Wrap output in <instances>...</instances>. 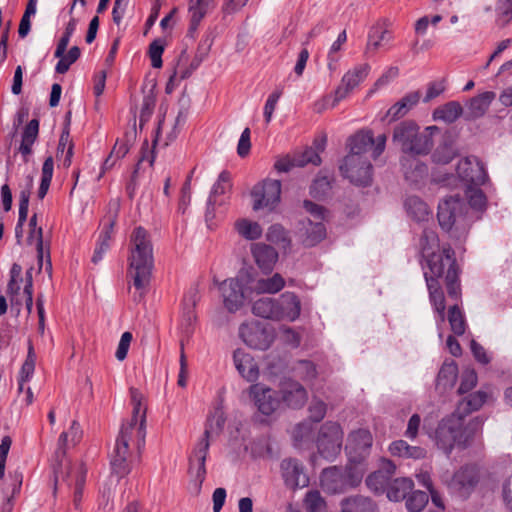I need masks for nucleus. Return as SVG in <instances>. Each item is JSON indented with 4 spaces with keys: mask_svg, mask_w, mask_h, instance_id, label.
I'll return each mask as SVG.
<instances>
[{
    "mask_svg": "<svg viewBox=\"0 0 512 512\" xmlns=\"http://www.w3.org/2000/svg\"><path fill=\"white\" fill-rule=\"evenodd\" d=\"M391 40L392 35L388 30L380 27L372 28L368 35L365 55L367 57L373 56L379 48L385 47Z\"/></svg>",
    "mask_w": 512,
    "mask_h": 512,
    "instance_id": "33",
    "label": "nucleus"
},
{
    "mask_svg": "<svg viewBox=\"0 0 512 512\" xmlns=\"http://www.w3.org/2000/svg\"><path fill=\"white\" fill-rule=\"evenodd\" d=\"M448 321L454 334L461 336L465 333L466 322L459 306L454 304L449 308Z\"/></svg>",
    "mask_w": 512,
    "mask_h": 512,
    "instance_id": "46",
    "label": "nucleus"
},
{
    "mask_svg": "<svg viewBox=\"0 0 512 512\" xmlns=\"http://www.w3.org/2000/svg\"><path fill=\"white\" fill-rule=\"evenodd\" d=\"M468 208L459 196H449L438 205L437 218L441 228L447 232L461 231L465 233L469 228L467 219Z\"/></svg>",
    "mask_w": 512,
    "mask_h": 512,
    "instance_id": "6",
    "label": "nucleus"
},
{
    "mask_svg": "<svg viewBox=\"0 0 512 512\" xmlns=\"http://www.w3.org/2000/svg\"><path fill=\"white\" fill-rule=\"evenodd\" d=\"M252 255L256 264L264 273L271 272L278 260V253L275 248L264 243L254 244Z\"/></svg>",
    "mask_w": 512,
    "mask_h": 512,
    "instance_id": "28",
    "label": "nucleus"
},
{
    "mask_svg": "<svg viewBox=\"0 0 512 512\" xmlns=\"http://www.w3.org/2000/svg\"><path fill=\"white\" fill-rule=\"evenodd\" d=\"M215 6V0H190L189 13H190V27L189 32H195L208 13L209 10Z\"/></svg>",
    "mask_w": 512,
    "mask_h": 512,
    "instance_id": "32",
    "label": "nucleus"
},
{
    "mask_svg": "<svg viewBox=\"0 0 512 512\" xmlns=\"http://www.w3.org/2000/svg\"><path fill=\"white\" fill-rule=\"evenodd\" d=\"M66 146H67V151H66L65 158L63 160V165L65 167H69L71 165L72 156H73V143L70 140V133H69L68 128L64 129L60 136L58 147H57V152L63 153Z\"/></svg>",
    "mask_w": 512,
    "mask_h": 512,
    "instance_id": "58",
    "label": "nucleus"
},
{
    "mask_svg": "<svg viewBox=\"0 0 512 512\" xmlns=\"http://www.w3.org/2000/svg\"><path fill=\"white\" fill-rule=\"evenodd\" d=\"M281 472L284 482L289 488L305 487L309 483V479L304 473V468L297 459L288 458L282 460Z\"/></svg>",
    "mask_w": 512,
    "mask_h": 512,
    "instance_id": "21",
    "label": "nucleus"
},
{
    "mask_svg": "<svg viewBox=\"0 0 512 512\" xmlns=\"http://www.w3.org/2000/svg\"><path fill=\"white\" fill-rule=\"evenodd\" d=\"M76 26L77 20L75 18H71L70 21L67 23L65 31L57 44L56 50L54 52V57H60L66 51L71 36L76 30Z\"/></svg>",
    "mask_w": 512,
    "mask_h": 512,
    "instance_id": "55",
    "label": "nucleus"
},
{
    "mask_svg": "<svg viewBox=\"0 0 512 512\" xmlns=\"http://www.w3.org/2000/svg\"><path fill=\"white\" fill-rule=\"evenodd\" d=\"M284 286V278L279 273H275L272 277L259 279L256 282L255 290L258 293L275 294L281 291Z\"/></svg>",
    "mask_w": 512,
    "mask_h": 512,
    "instance_id": "41",
    "label": "nucleus"
},
{
    "mask_svg": "<svg viewBox=\"0 0 512 512\" xmlns=\"http://www.w3.org/2000/svg\"><path fill=\"white\" fill-rule=\"evenodd\" d=\"M482 424V420L475 418L463 431V419L453 413L438 424L435 432L437 446L446 454L452 451L455 444L465 447L471 435L481 428Z\"/></svg>",
    "mask_w": 512,
    "mask_h": 512,
    "instance_id": "3",
    "label": "nucleus"
},
{
    "mask_svg": "<svg viewBox=\"0 0 512 512\" xmlns=\"http://www.w3.org/2000/svg\"><path fill=\"white\" fill-rule=\"evenodd\" d=\"M428 270L424 271L428 276H431L439 281V278L444 277L446 274L458 272V266L455 259L454 250L450 247H443L440 253L432 252L431 255L425 257Z\"/></svg>",
    "mask_w": 512,
    "mask_h": 512,
    "instance_id": "11",
    "label": "nucleus"
},
{
    "mask_svg": "<svg viewBox=\"0 0 512 512\" xmlns=\"http://www.w3.org/2000/svg\"><path fill=\"white\" fill-rule=\"evenodd\" d=\"M389 451L393 456L421 459L425 457L426 451L418 446H411L404 440H397L390 444Z\"/></svg>",
    "mask_w": 512,
    "mask_h": 512,
    "instance_id": "39",
    "label": "nucleus"
},
{
    "mask_svg": "<svg viewBox=\"0 0 512 512\" xmlns=\"http://www.w3.org/2000/svg\"><path fill=\"white\" fill-rule=\"evenodd\" d=\"M136 137V129L135 127L125 133L124 139H118L111 151V153L115 156L116 159H121L126 156V154L129 152L130 147L132 145V141Z\"/></svg>",
    "mask_w": 512,
    "mask_h": 512,
    "instance_id": "52",
    "label": "nucleus"
},
{
    "mask_svg": "<svg viewBox=\"0 0 512 512\" xmlns=\"http://www.w3.org/2000/svg\"><path fill=\"white\" fill-rule=\"evenodd\" d=\"M414 482L411 478L400 477L391 479L386 490L387 498L390 501L399 502L404 500L413 490Z\"/></svg>",
    "mask_w": 512,
    "mask_h": 512,
    "instance_id": "31",
    "label": "nucleus"
},
{
    "mask_svg": "<svg viewBox=\"0 0 512 512\" xmlns=\"http://www.w3.org/2000/svg\"><path fill=\"white\" fill-rule=\"evenodd\" d=\"M363 465L349 463L345 467L331 466L320 475L322 489L329 494H342L357 487L363 478Z\"/></svg>",
    "mask_w": 512,
    "mask_h": 512,
    "instance_id": "5",
    "label": "nucleus"
},
{
    "mask_svg": "<svg viewBox=\"0 0 512 512\" xmlns=\"http://www.w3.org/2000/svg\"><path fill=\"white\" fill-rule=\"evenodd\" d=\"M252 313L255 316L270 319V320H279L278 319V308H277V300L270 297H262L256 300L252 306Z\"/></svg>",
    "mask_w": 512,
    "mask_h": 512,
    "instance_id": "37",
    "label": "nucleus"
},
{
    "mask_svg": "<svg viewBox=\"0 0 512 512\" xmlns=\"http://www.w3.org/2000/svg\"><path fill=\"white\" fill-rule=\"evenodd\" d=\"M339 170L341 175L356 186H370L373 180V166L365 156L346 155Z\"/></svg>",
    "mask_w": 512,
    "mask_h": 512,
    "instance_id": "7",
    "label": "nucleus"
},
{
    "mask_svg": "<svg viewBox=\"0 0 512 512\" xmlns=\"http://www.w3.org/2000/svg\"><path fill=\"white\" fill-rule=\"evenodd\" d=\"M35 364L36 354L34 352L32 343L29 342L27 357L20 369L18 376V378H21L22 382H28L32 378L35 370Z\"/></svg>",
    "mask_w": 512,
    "mask_h": 512,
    "instance_id": "50",
    "label": "nucleus"
},
{
    "mask_svg": "<svg viewBox=\"0 0 512 512\" xmlns=\"http://www.w3.org/2000/svg\"><path fill=\"white\" fill-rule=\"evenodd\" d=\"M155 107V97L152 94L146 95L143 98V103L140 111L139 122L140 127L149 121Z\"/></svg>",
    "mask_w": 512,
    "mask_h": 512,
    "instance_id": "63",
    "label": "nucleus"
},
{
    "mask_svg": "<svg viewBox=\"0 0 512 512\" xmlns=\"http://www.w3.org/2000/svg\"><path fill=\"white\" fill-rule=\"evenodd\" d=\"M461 115H464V110L461 104L457 101H450L444 105L437 107L432 114L434 120L443 121L445 123H454Z\"/></svg>",
    "mask_w": 512,
    "mask_h": 512,
    "instance_id": "35",
    "label": "nucleus"
},
{
    "mask_svg": "<svg viewBox=\"0 0 512 512\" xmlns=\"http://www.w3.org/2000/svg\"><path fill=\"white\" fill-rule=\"evenodd\" d=\"M419 99L420 93L418 91L408 93L389 108L387 116H390L391 120L403 117L419 102Z\"/></svg>",
    "mask_w": 512,
    "mask_h": 512,
    "instance_id": "36",
    "label": "nucleus"
},
{
    "mask_svg": "<svg viewBox=\"0 0 512 512\" xmlns=\"http://www.w3.org/2000/svg\"><path fill=\"white\" fill-rule=\"evenodd\" d=\"M146 426L144 416L141 417L140 423L128 421L123 423L116 440H122L129 444L135 445L140 450L145 444Z\"/></svg>",
    "mask_w": 512,
    "mask_h": 512,
    "instance_id": "23",
    "label": "nucleus"
},
{
    "mask_svg": "<svg viewBox=\"0 0 512 512\" xmlns=\"http://www.w3.org/2000/svg\"><path fill=\"white\" fill-rule=\"evenodd\" d=\"M131 448L122 440H116L110 455L112 473L119 479L124 478L131 471L130 466Z\"/></svg>",
    "mask_w": 512,
    "mask_h": 512,
    "instance_id": "19",
    "label": "nucleus"
},
{
    "mask_svg": "<svg viewBox=\"0 0 512 512\" xmlns=\"http://www.w3.org/2000/svg\"><path fill=\"white\" fill-rule=\"evenodd\" d=\"M292 438L296 447L309 442L312 439V425L308 422L297 424L293 429Z\"/></svg>",
    "mask_w": 512,
    "mask_h": 512,
    "instance_id": "53",
    "label": "nucleus"
},
{
    "mask_svg": "<svg viewBox=\"0 0 512 512\" xmlns=\"http://www.w3.org/2000/svg\"><path fill=\"white\" fill-rule=\"evenodd\" d=\"M251 195L254 199V210L257 211L263 208L272 210L280 201L281 182L271 179L264 180L262 184L253 188Z\"/></svg>",
    "mask_w": 512,
    "mask_h": 512,
    "instance_id": "12",
    "label": "nucleus"
},
{
    "mask_svg": "<svg viewBox=\"0 0 512 512\" xmlns=\"http://www.w3.org/2000/svg\"><path fill=\"white\" fill-rule=\"evenodd\" d=\"M438 130L437 126H429L420 133L416 123L403 121L394 128L393 142L401 146L405 155L428 154L433 147V132Z\"/></svg>",
    "mask_w": 512,
    "mask_h": 512,
    "instance_id": "4",
    "label": "nucleus"
},
{
    "mask_svg": "<svg viewBox=\"0 0 512 512\" xmlns=\"http://www.w3.org/2000/svg\"><path fill=\"white\" fill-rule=\"evenodd\" d=\"M237 232L248 240H256L262 235V228L257 222H252L247 219H240L235 223Z\"/></svg>",
    "mask_w": 512,
    "mask_h": 512,
    "instance_id": "43",
    "label": "nucleus"
},
{
    "mask_svg": "<svg viewBox=\"0 0 512 512\" xmlns=\"http://www.w3.org/2000/svg\"><path fill=\"white\" fill-rule=\"evenodd\" d=\"M39 134V121L32 119L28 122L22 132V141L19 147V152L24 158V162H27V157L32 153V146L38 138Z\"/></svg>",
    "mask_w": 512,
    "mask_h": 512,
    "instance_id": "34",
    "label": "nucleus"
},
{
    "mask_svg": "<svg viewBox=\"0 0 512 512\" xmlns=\"http://www.w3.org/2000/svg\"><path fill=\"white\" fill-rule=\"evenodd\" d=\"M80 55L81 50L78 46L71 47L67 54L64 52L62 56L58 57L59 61L56 64L55 71L59 74L66 73L70 66L79 59Z\"/></svg>",
    "mask_w": 512,
    "mask_h": 512,
    "instance_id": "49",
    "label": "nucleus"
},
{
    "mask_svg": "<svg viewBox=\"0 0 512 512\" xmlns=\"http://www.w3.org/2000/svg\"><path fill=\"white\" fill-rule=\"evenodd\" d=\"M405 499L406 508L409 512H420L428 504L429 496L424 491L412 490Z\"/></svg>",
    "mask_w": 512,
    "mask_h": 512,
    "instance_id": "47",
    "label": "nucleus"
},
{
    "mask_svg": "<svg viewBox=\"0 0 512 512\" xmlns=\"http://www.w3.org/2000/svg\"><path fill=\"white\" fill-rule=\"evenodd\" d=\"M396 471V465L387 459L382 461L380 469L369 474L365 480L367 487L375 494L386 492L389 482Z\"/></svg>",
    "mask_w": 512,
    "mask_h": 512,
    "instance_id": "20",
    "label": "nucleus"
},
{
    "mask_svg": "<svg viewBox=\"0 0 512 512\" xmlns=\"http://www.w3.org/2000/svg\"><path fill=\"white\" fill-rule=\"evenodd\" d=\"M282 400L287 406L301 408L307 401V391L298 382L287 381L282 386Z\"/></svg>",
    "mask_w": 512,
    "mask_h": 512,
    "instance_id": "29",
    "label": "nucleus"
},
{
    "mask_svg": "<svg viewBox=\"0 0 512 512\" xmlns=\"http://www.w3.org/2000/svg\"><path fill=\"white\" fill-rule=\"evenodd\" d=\"M386 141L385 134H380L374 138L371 130H361L349 138L350 152L348 155L364 156V153L372 149V156L376 159L383 153Z\"/></svg>",
    "mask_w": 512,
    "mask_h": 512,
    "instance_id": "9",
    "label": "nucleus"
},
{
    "mask_svg": "<svg viewBox=\"0 0 512 512\" xmlns=\"http://www.w3.org/2000/svg\"><path fill=\"white\" fill-rule=\"evenodd\" d=\"M219 289L223 298L224 307L230 312H237L245 301L244 288L238 278H229L224 280Z\"/></svg>",
    "mask_w": 512,
    "mask_h": 512,
    "instance_id": "14",
    "label": "nucleus"
},
{
    "mask_svg": "<svg viewBox=\"0 0 512 512\" xmlns=\"http://www.w3.org/2000/svg\"><path fill=\"white\" fill-rule=\"evenodd\" d=\"M496 21L504 27L512 20V0H498L496 4Z\"/></svg>",
    "mask_w": 512,
    "mask_h": 512,
    "instance_id": "54",
    "label": "nucleus"
},
{
    "mask_svg": "<svg viewBox=\"0 0 512 512\" xmlns=\"http://www.w3.org/2000/svg\"><path fill=\"white\" fill-rule=\"evenodd\" d=\"M418 154L403 155L401 157V167L405 179L410 183L417 184L428 175V167L416 156Z\"/></svg>",
    "mask_w": 512,
    "mask_h": 512,
    "instance_id": "25",
    "label": "nucleus"
},
{
    "mask_svg": "<svg viewBox=\"0 0 512 512\" xmlns=\"http://www.w3.org/2000/svg\"><path fill=\"white\" fill-rule=\"evenodd\" d=\"M298 234L305 247H314L326 237V228L321 221L305 218L299 222Z\"/></svg>",
    "mask_w": 512,
    "mask_h": 512,
    "instance_id": "22",
    "label": "nucleus"
},
{
    "mask_svg": "<svg viewBox=\"0 0 512 512\" xmlns=\"http://www.w3.org/2000/svg\"><path fill=\"white\" fill-rule=\"evenodd\" d=\"M249 395L253 399L258 411L264 415L273 414L280 406L278 393L263 384H253L249 388Z\"/></svg>",
    "mask_w": 512,
    "mask_h": 512,
    "instance_id": "13",
    "label": "nucleus"
},
{
    "mask_svg": "<svg viewBox=\"0 0 512 512\" xmlns=\"http://www.w3.org/2000/svg\"><path fill=\"white\" fill-rule=\"evenodd\" d=\"M29 228L30 233L27 240L30 244H32L33 239H36L37 256L40 265H42L44 257L43 230L41 227H37V214H33V216L30 218Z\"/></svg>",
    "mask_w": 512,
    "mask_h": 512,
    "instance_id": "42",
    "label": "nucleus"
},
{
    "mask_svg": "<svg viewBox=\"0 0 512 512\" xmlns=\"http://www.w3.org/2000/svg\"><path fill=\"white\" fill-rule=\"evenodd\" d=\"M155 160L154 151L149 149L148 142L145 141L141 148V156L136 164V167L132 173L131 180L127 186L128 191L130 192V195H132V192L135 190L136 187V177L138 175V172L140 170V166L144 161H147L150 166L153 165Z\"/></svg>",
    "mask_w": 512,
    "mask_h": 512,
    "instance_id": "44",
    "label": "nucleus"
},
{
    "mask_svg": "<svg viewBox=\"0 0 512 512\" xmlns=\"http://www.w3.org/2000/svg\"><path fill=\"white\" fill-rule=\"evenodd\" d=\"M343 431L337 422H325L318 433L316 440L320 455L328 460L334 459L341 451Z\"/></svg>",
    "mask_w": 512,
    "mask_h": 512,
    "instance_id": "8",
    "label": "nucleus"
},
{
    "mask_svg": "<svg viewBox=\"0 0 512 512\" xmlns=\"http://www.w3.org/2000/svg\"><path fill=\"white\" fill-rule=\"evenodd\" d=\"M278 319L295 321L301 313V302L293 292H285L277 300Z\"/></svg>",
    "mask_w": 512,
    "mask_h": 512,
    "instance_id": "27",
    "label": "nucleus"
},
{
    "mask_svg": "<svg viewBox=\"0 0 512 512\" xmlns=\"http://www.w3.org/2000/svg\"><path fill=\"white\" fill-rule=\"evenodd\" d=\"M371 505V500L367 497L357 495L342 500V512H366Z\"/></svg>",
    "mask_w": 512,
    "mask_h": 512,
    "instance_id": "45",
    "label": "nucleus"
},
{
    "mask_svg": "<svg viewBox=\"0 0 512 512\" xmlns=\"http://www.w3.org/2000/svg\"><path fill=\"white\" fill-rule=\"evenodd\" d=\"M239 337L247 346L257 350L268 349L274 340L272 331L258 321L242 323Z\"/></svg>",
    "mask_w": 512,
    "mask_h": 512,
    "instance_id": "10",
    "label": "nucleus"
},
{
    "mask_svg": "<svg viewBox=\"0 0 512 512\" xmlns=\"http://www.w3.org/2000/svg\"><path fill=\"white\" fill-rule=\"evenodd\" d=\"M165 49V43L162 39H155L150 45L148 54L151 59V65L153 68L162 67V54Z\"/></svg>",
    "mask_w": 512,
    "mask_h": 512,
    "instance_id": "59",
    "label": "nucleus"
},
{
    "mask_svg": "<svg viewBox=\"0 0 512 512\" xmlns=\"http://www.w3.org/2000/svg\"><path fill=\"white\" fill-rule=\"evenodd\" d=\"M154 265L153 246L146 229L136 227L129 243L127 277L132 281L133 301L141 302L148 292Z\"/></svg>",
    "mask_w": 512,
    "mask_h": 512,
    "instance_id": "1",
    "label": "nucleus"
},
{
    "mask_svg": "<svg viewBox=\"0 0 512 512\" xmlns=\"http://www.w3.org/2000/svg\"><path fill=\"white\" fill-rule=\"evenodd\" d=\"M405 208L410 217L418 222L429 218L430 209L428 205L417 196H410L405 201Z\"/></svg>",
    "mask_w": 512,
    "mask_h": 512,
    "instance_id": "40",
    "label": "nucleus"
},
{
    "mask_svg": "<svg viewBox=\"0 0 512 512\" xmlns=\"http://www.w3.org/2000/svg\"><path fill=\"white\" fill-rule=\"evenodd\" d=\"M369 71L370 66L368 64H361L345 73L340 85L335 91L332 106L334 107L338 102L346 98V96L368 76Z\"/></svg>",
    "mask_w": 512,
    "mask_h": 512,
    "instance_id": "17",
    "label": "nucleus"
},
{
    "mask_svg": "<svg viewBox=\"0 0 512 512\" xmlns=\"http://www.w3.org/2000/svg\"><path fill=\"white\" fill-rule=\"evenodd\" d=\"M438 245V236L433 230L424 229L420 238V248L423 257L431 255L432 249Z\"/></svg>",
    "mask_w": 512,
    "mask_h": 512,
    "instance_id": "56",
    "label": "nucleus"
},
{
    "mask_svg": "<svg viewBox=\"0 0 512 512\" xmlns=\"http://www.w3.org/2000/svg\"><path fill=\"white\" fill-rule=\"evenodd\" d=\"M425 281L427 289L429 291V299L434 307V310L438 313L441 322L445 320V297L442 291L439 281L425 273Z\"/></svg>",
    "mask_w": 512,
    "mask_h": 512,
    "instance_id": "30",
    "label": "nucleus"
},
{
    "mask_svg": "<svg viewBox=\"0 0 512 512\" xmlns=\"http://www.w3.org/2000/svg\"><path fill=\"white\" fill-rule=\"evenodd\" d=\"M478 480L479 475L477 468L472 465H466L454 473L449 487L459 495L465 497L474 489Z\"/></svg>",
    "mask_w": 512,
    "mask_h": 512,
    "instance_id": "18",
    "label": "nucleus"
},
{
    "mask_svg": "<svg viewBox=\"0 0 512 512\" xmlns=\"http://www.w3.org/2000/svg\"><path fill=\"white\" fill-rule=\"evenodd\" d=\"M477 384V374L473 370H468L462 374L461 383L458 388L459 394H465L472 390Z\"/></svg>",
    "mask_w": 512,
    "mask_h": 512,
    "instance_id": "64",
    "label": "nucleus"
},
{
    "mask_svg": "<svg viewBox=\"0 0 512 512\" xmlns=\"http://www.w3.org/2000/svg\"><path fill=\"white\" fill-rule=\"evenodd\" d=\"M297 167H303L307 164L319 165L321 158L313 147L306 148L302 153L294 156Z\"/></svg>",
    "mask_w": 512,
    "mask_h": 512,
    "instance_id": "61",
    "label": "nucleus"
},
{
    "mask_svg": "<svg viewBox=\"0 0 512 512\" xmlns=\"http://www.w3.org/2000/svg\"><path fill=\"white\" fill-rule=\"evenodd\" d=\"M447 293L450 298L458 301L461 297V285L459 281V271L446 274L445 279Z\"/></svg>",
    "mask_w": 512,
    "mask_h": 512,
    "instance_id": "60",
    "label": "nucleus"
},
{
    "mask_svg": "<svg viewBox=\"0 0 512 512\" xmlns=\"http://www.w3.org/2000/svg\"><path fill=\"white\" fill-rule=\"evenodd\" d=\"M230 188V173L228 171H222L217 182L213 185L209 197L215 199L216 196L225 194Z\"/></svg>",
    "mask_w": 512,
    "mask_h": 512,
    "instance_id": "62",
    "label": "nucleus"
},
{
    "mask_svg": "<svg viewBox=\"0 0 512 512\" xmlns=\"http://www.w3.org/2000/svg\"><path fill=\"white\" fill-rule=\"evenodd\" d=\"M457 174L467 186H481L487 178L483 164L475 157H466L460 160Z\"/></svg>",
    "mask_w": 512,
    "mask_h": 512,
    "instance_id": "15",
    "label": "nucleus"
},
{
    "mask_svg": "<svg viewBox=\"0 0 512 512\" xmlns=\"http://www.w3.org/2000/svg\"><path fill=\"white\" fill-rule=\"evenodd\" d=\"M479 187L468 185L465 193L470 207L477 211H483L486 207V197Z\"/></svg>",
    "mask_w": 512,
    "mask_h": 512,
    "instance_id": "48",
    "label": "nucleus"
},
{
    "mask_svg": "<svg viewBox=\"0 0 512 512\" xmlns=\"http://www.w3.org/2000/svg\"><path fill=\"white\" fill-rule=\"evenodd\" d=\"M304 504L307 512H326V502L318 490L307 492Z\"/></svg>",
    "mask_w": 512,
    "mask_h": 512,
    "instance_id": "51",
    "label": "nucleus"
},
{
    "mask_svg": "<svg viewBox=\"0 0 512 512\" xmlns=\"http://www.w3.org/2000/svg\"><path fill=\"white\" fill-rule=\"evenodd\" d=\"M372 446V436L366 429H359L352 432L347 441L345 447L349 454V460L353 464L362 465V459L364 454L367 453L368 449Z\"/></svg>",
    "mask_w": 512,
    "mask_h": 512,
    "instance_id": "16",
    "label": "nucleus"
},
{
    "mask_svg": "<svg viewBox=\"0 0 512 512\" xmlns=\"http://www.w3.org/2000/svg\"><path fill=\"white\" fill-rule=\"evenodd\" d=\"M234 365L239 374L248 382L258 379L259 369L253 357L242 349H236L233 353Z\"/></svg>",
    "mask_w": 512,
    "mask_h": 512,
    "instance_id": "26",
    "label": "nucleus"
},
{
    "mask_svg": "<svg viewBox=\"0 0 512 512\" xmlns=\"http://www.w3.org/2000/svg\"><path fill=\"white\" fill-rule=\"evenodd\" d=\"M438 245V236L433 230L424 229L420 238V248L423 257L431 255L432 249Z\"/></svg>",
    "mask_w": 512,
    "mask_h": 512,
    "instance_id": "57",
    "label": "nucleus"
},
{
    "mask_svg": "<svg viewBox=\"0 0 512 512\" xmlns=\"http://www.w3.org/2000/svg\"><path fill=\"white\" fill-rule=\"evenodd\" d=\"M495 97V92L485 91L471 98L464 111L465 120L474 121L484 116Z\"/></svg>",
    "mask_w": 512,
    "mask_h": 512,
    "instance_id": "24",
    "label": "nucleus"
},
{
    "mask_svg": "<svg viewBox=\"0 0 512 512\" xmlns=\"http://www.w3.org/2000/svg\"><path fill=\"white\" fill-rule=\"evenodd\" d=\"M226 418L222 409L217 408L208 417L202 438L198 441L189 457V474L192 492L199 494L206 475L205 462L210 447V439L219 436L225 426Z\"/></svg>",
    "mask_w": 512,
    "mask_h": 512,
    "instance_id": "2",
    "label": "nucleus"
},
{
    "mask_svg": "<svg viewBox=\"0 0 512 512\" xmlns=\"http://www.w3.org/2000/svg\"><path fill=\"white\" fill-rule=\"evenodd\" d=\"M487 399V394L483 391H477L475 393L469 394L466 398H464L458 404L457 410L455 412L456 415L460 416L462 419L465 415L479 410L482 405L485 403Z\"/></svg>",
    "mask_w": 512,
    "mask_h": 512,
    "instance_id": "38",
    "label": "nucleus"
}]
</instances>
